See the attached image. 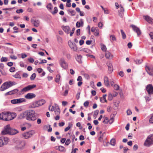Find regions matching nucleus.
<instances>
[{
  "label": "nucleus",
  "mask_w": 153,
  "mask_h": 153,
  "mask_svg": "<svg viewBox=\"0 0 153 153\" xmlns=\"http://www.w3.org/2000/svg\"><path fill=\"white\" fill-rule=\"evenodd\" d=\"M153 144V134L149 135L145 140L144 145L147 147L150 146Z\"/></svg>",
  "instance_id": "2"
},
{
  "label": "nucleus",
  "mask_w": 153,
  "mask_h": 153,
  "mask_svg": "<svg viewBox=\"0 0 153 153\" xmlns=\"http://www.w3.org/2000/svg\"><path fill=\"white\" fill-rule=\"evenodd\" d=\"M10 128V126L9 124L5 126L3 130L1 131V134L2 135L9 134Z\"/></svg>",
  "instance_id": "8"
},
{
  "label": "nucleus",
  "mask_w": 153,
  "mask_h": 153,
  "mask_svg": "<svg viewBox=\"0 0 153 153\" xmlns=\"http://www.w3.org/2000/svg\"><path fill=\"white\" fill-rule=\"evenodd\" d=\"M115 140L114 139H112L110 141L111 144L114 146L115 144Z\"/></svg>",
  "instance_id": "42"
},
{
  "label": "nucleus",
  "mask_w": 153,
  "mask_h": 153,
  "mask_svg": "<svg viewBox=\"0 0 153 153\" xmlns=\"http://www.w3.org/2000/svg\"><path fill=\"white\" fill-rule=\"evenodd\" d=\"M68 45L70 48L74 51H76L77 49L76 45L74 43L71 42H68Z\"/></svg>",
  "instance_id": "12"
},
{
  "label": "nucleus",
  "mask_w": 153,
  "mask_h": 153,
  "mask_svg": "<svg viewBox=\"0 0 153 153\" xmlns=\"http://www.w3.org/2000/svg\"><path fill=\"white\" fill-rule=\"evenodd\" d=\"M112 99L113 96L112 94L111 93L109 94L108 95V100L111 101L112 100Z\"/></svg>",
  "instance_id": "53"
},
{
  "label": "nucleus",
  "mask_w": 153,
  "mask_h": 153,
  "mask_svg": "<svg viewBox=\"0 0 153 153\" xmlns=\"http://www.w3.org/2000/svg\"><path fill=\"white\" fill-rule=\"evenodd\" d=\"M37 102L39 104V106L42 105L45 103V101L43 99H42L38 101H37Z\"/></svg>",
  "instance_id": "29"
},
{
  "label": "nucleus",
  "mask_w": 153,
  "mask_h": 153,
  "mask_svg": "<svg viewBox=\"0 0 153 153\" xmlns=\"http://www.w3.org/2000/svg\"><path fill=\"white\" fill-rule=\"evenodd\" d=\"M1 62H6L8 61L7 58L6 57H2L0 60Z\"/></svg>",
  "instance_id": "38"
},
{
  "label": "nucleus",
  "mask_w": 153,
  "mask_h": 153,
  "mask_svg": "<svg viewBox=\"0 0 153 153\" xmlns=\"http://www.w3.org/2000/svg\"><path fill=\"white\" fill-rule=\"evenodd\" d=\"M123 39H124L126 38V35L122 30H120Z\"/></svg>",
  "instance_id": "35"
},
{
  "label": "nucleus",
  "mask_w": 153,
  "mask_h": 153,
  "mask_svg": "<svg viewBox=\"0 0 153 153\" xmlns=\"http://www.w3.org/2000/svg\"><path fill=\"white\" fill-rule=\"evenodd\" d=\"M58 12V9L56 7H55L54 8V11H51V13L53 14L56 13Z\"/></svg>",
  "instance_id": "44"
},
{
  "label": "nucleus",
  "mask_w": 153,
  "mask_h": 153,
  "mask_svg": "<svg viewBox=\"0 0 153 153\" xmlns=\"http://www.w3.org/2000/svg\"><path fill=\"white\" fill-rule=\"evenodd\" d=\"M15 68L14 67H11L9 70L11 72H13L15 71Z\"/></svg>",
  "instance_id": "56"
},
{
  "label": "nucleus",
  "mask_w": 153,
  "mask_h": 153,
  "mask_svg": "<svg viewBox=\"0 0 153 153\" xmlns=\"http://www.w3.org/2000/svg\"><path fill=\"white\" fill-rule=\"evenodd\" d=\"M60 109L59 108H57L56 110H55V113L56 115H58L60 113Z\"/></svg>",
  "instance_id": "47"
},
{
  "label": "nucleus",
  "mask_w": 153,
  "mask_h": 153,
  "mask_svg": "<svg viewBox=\"0 0 153 153\" xmlns=\"http://www.w3.org/2000/svg\"><path fill=\"white\" fill-rule=\"evenodd\" d=\"M104 81L105 85L107 87L109 86L110 85V83L107 76H105L104 77Z\"/></svg>",
  "instance_id": "20"
},
{
  "label": "nucleus",
  "mask_w": 153,
  "mask_h": 153,
  "mask_svg": "<svg viewBox=\"0 0 153 153\" xmlns=\"http://www.w3.org/2000/svg\"><path fill=\"white\" fill-rule=\"evenodd\" d=\"M89 104V102L88 101H85L83 104V105L85 107H87Z\"/></svg>",
  "instance_id": "51"
},
{
  "label": "nucleus",
  "mask_w": 153,
  "mask_h": 153,
  "mask_svg": "<svg viewBox=\"0 0 153 153\" xmlns=\"http://www.w3.org/2000/svg\"><path fill=\"white\" fill-rule=\"evenodd\" d=\"M18 103H21L23 102H26V100L24 98H20L18 99Z\"/></svg>",
  "instance_id": "34"
},
{
  "label": "nucleus",
  "mask_w": 153,
  "mask_h": 153,
  "mask_svg": "<svg viewBox=\"0 0 153 153\" xmlns=\"http://www.w3.org/2000/svg\"><path fill=\"white\" fill-rule=\"evenodd\" d=\"M101 49L102 51H106L107 50L105 45L104 44L101 45Z\"/></svg>",
  "instance_id": "37"
},
{
  "label": "nucleus",
  "mask_w": 153,
  "mask_h": 153,
  "mask_svg": "<svg viewBox=\"0 0 153 153\" xmlns=\"http://www.w3.org/2000/svg\"><path fill=\"white\" fill-rule=\"evenodd\" d=\"M149 122L151 124H153V114L150 115V117L149 120Z\"/></svg>",
  "instance_id": "36"
},
{
  "label": "nucleus",
  "mask_w": 153,
  "mask_h": 153,
  "mask_svg": "<svg viewBox=\"0 0 153 153\" xmlns=\"http://www.w3.org/2000/svg\"><path fill=\"white\" fill-rule=\"evenodd\" d=\"M35 133V131L34 130H31L24 133L23 134V136L26 139L30 138Z\"/></svg>",
  "instance_id": "7"
},
{
  "label": "nucleus",
  "mask_w": 153,
  "mask_h": 153,
  "mask_svg": "<svg viewBox=\"0 0 153 153\" xmlns=\"http://www.w3.org/2000/svg\"><path fill=\"white\" fill-rule=\"evenodd\" d=\"M36 85L34 84L28 85L22 89L20 91V94H23L25 93L28 91L36 87Z\"/></svg>",
  "instance_id": "4"
},
{
  "label": "nucleus",
  "mask_w": 153,
  "mask_h": 153,
  "mask_svg": "<svg viewBox=\"0 0 153 153\" xmlns=\"http://www.w3.org/2000/svg\"><path fill=\"white\" fill-rule=\"evenodd\" d=\"M10 58L11 59H14V60H16V59H17V57L14 55L10 56Z\"/></svg>",
  "instance_id": "54"
},
{
  "label": "nucleus",
  "mask_w": 153,
  "mask_h": 153,
  "mask_svg": "<svg viewBox=\"0 0 153 153\" xmlns=\"http://www.w3.org/2000/svg\"><path fill=\"white\" fill-rule=\"evenodd\" d=\"M103 10L104 11V12L105 14H108L109 13V10L107 8H105L104 10Z\"/></svg>",
  "instance_id": "64"
},
{
  "label": "nucleus",
  "mask_w": 153,
  "mask_h": 153,
  "mask_svg": "<svg viewBox=\"0 0 153 153\" xmlns=\"http://www.w3.org/2000/svg\"><path fill=\"white\" fill-rule=\"evenodd\" d=\"M12 119H14L16 116V113H11Z\"/></svg>",
  "instance_id": "60"
},
{
  "label": "nucleus",
  "mask_w": 153,
  "mask_h": 153,
  "mask_svg": "<svg viewBox=\"0 0 153 153\" xmlns=\"http://www.w3.org/2000/svg\"><path fill=\"white\" fill-rule=\"evenodd\" d=\"M107 66L108 67V68L110 67H113L112 65L111 62L110 61L107 62L106 63Z\"/></svg>",
  "instance_id": "49"
},
{
  "label": "nucleus",
  "mask_w": 153,
  "mask_h": 153,
  "mask_svg": "<svg viewBox=\"0 0 153 153\" xmlns=\"http://www.w3.org/2000/svg\"><path fill=\"white\" fill-rule=\"evenodd\" d=\"M106 94H104L103 95L102 97L100 98V100L101 102L104 103L107 102V101L106 99Z\"/></svg>",
  "instance_id": "25"
},
{
  "label": "nucleus",
  "mask_w": 153,
  "mask_h": 153,
  "mask_svg": "<svg viewBox=\"0 0 153 153\" xmlns=\"http://www.w3.org/2000/svg\"><path fill=\"white\" fill-rule=\"evenodd\" d=\"M31 22L36 27H38L39 26L40 22L38 20H31Z\"/></svg>",
  "instance_id": "23"
},
{
  "label": "nucleus",
  "mask_w": 153,
  "mask_h": 153,
  "mask_svg": "<svg viewBox=\"0 0 153 153\" xmlns=\"http://www.w3.org/2000/svg\"><path fill=\"white\" fill-rule=\"evenodd\" d=\"M19 131L17 129L12 128L10 127L9 135H13L19 133Z\"/></svg>",
  "instance_id": "15"
},
{
  "label": "nucleus",
  "mask_w": 153,
  "mask_h": 153,
  "mask_svg": "<svg viewBox=\"0 0 153 153\" xmlns=\"http://www.w3.org/2000/svg\"><path fill=\"white\" fill-rule=\"evenodd\" d=\"M146 89L149 95L153 94V86L151 84H149L146 87Z\"/></svg>",
  "instance_id": "11"
},
{
  "label": "nucleus",
  "mask_w": 153,
  "mask_h": 153,
  "mask_svg": "<svg viewBox=\"0 0 153 153\" xmlns=\"http://www.w3.org/2000/svg\"><path fill=\"white\" fill-rule=\"evenodd\" d=\"M39 106L37 101L33 102L30 104V107L32 108H35Z\"/></svg>",
  "instance_id": "18"
},
{
  "label": "nucleus",
  "mask_w": 153,
  "mask_h": 153,
  "mask_svg": "<svg viewBox=\"0 0 153 153\" xmlns=\"http://www.w3.org/2000/svg\"><path fill=\"white\" fill-rule=\"evenodd\" d=\"M6 114V111H4L0 114V120H4V118H5V115Z\"/></svg>",
  "instance_id": "28"
},
{
  "label": "nucleus",
  "mask_w": 153,
  "mask_h": 153,
  "mask_svg": "<svg viewBox=\"0 0 153 153\" xmlns=\"http://www.w3.org/2000/svg\"><path fill=\"white\" fill-rule=\"evenodd\" d=\"M13 76L16 78H18V79H21V77L20 76V75L18 73H16L15 75H14Z\"/></svg>",
  "instance_id": "46"
},
{
  "label": "nucleus",
  "mask_w": 153,
  "mask_h": 153,
  "mask_svg": "<svg viewBox=\"0 0 153 153\" xmlns=\"http://www.w3.org/2000/svg\"><path fill=\"white\" fill-rule=\"evenodd\" d=\"M146 69L148 73L150 75H153V68L146 66Z\"/></svg>",
  "instance_id": "19"
},
{
  "label": "nucleus",
  "mask_w": 153,
  "mask_h": 153,
  "mask_svg": "<svg viewBox=\"0 0 153 153\" xmlns=\"http://www.w3.org/2000/svg\"><path fill=\"white\" fill-rule=\"evenodd\" d=\"M36 74L35 73H33L30 76V79L31 80H33L35 78Z\"/></svg>",
  "instance_id": "45"
},
{
  "label": "nucleus",
  "mask_w": 153,
  "mask_h": 153,
  "mask_svg": "<svg viewBox=\"0 0 153 153\" xmlns=\"http://www.w3.org/2000/svg\"><path fill=\"white\" fill-rule=\"evenodd\" d=\"M36 96V95L35 94L29 93H27L25 96V98L27 99H31L35 98Z\"/></svg>",
  "instance_id": "13"
},
{
  "label": "nucleus",
  "mask_w": 153,
  "mask_h": 153,
  "mask_svg": "<svg viewBox=\"0 0 153 153\" xmlns=\"http://www.w3.org/2000/svg\"><path fill=\"white\" fill-rule=\"evenodd\" d=\"M37 119L35 111L32 110H27L26 119L28 121H34Z\"/></svg>",
  "instance_id": "1"
},
{
  "label": "nucleus",
  "mask_w": 153,
  "mask_h": 153,
  "mask_svg": "<svg viewBox=\"0 0 153 153\" xmlns=\"http://www.w3.org/2000/svg\"><path fill=\"white\" fill-rule=\"evenodd\" d=\"M145 19L149 23L152 24L153 22V19L148 16H145Z\"/></svg>",
  "instance_id": "21"
},
{
  "label": "nucleus",
  "mask_w": 153,
  "mask_h": 153,
  "mask_svg": "<svg viewBox=\"0 0 153 153\" xmlns=\"http://www.w3.org/2000/svg\"><path fill=\"white\" fill-rule=\"evenodd\" d=\"M135 62L137 64H140L143 62L142 59H136L134 60Z\"/></svg>",
  "instance_id": "32"
},
{
  "label": "nucleus",
  "mask_w": 153,
  "mask_h": 153,
  "mask_svg": "<svg viewBox=\"0 0 153 153\" xmlns=\"http://www.w3.org/2000/svg\"><path fill=\"white\" fill-rule=\"evenodd\" d=\"M61 76L59 74L56 75L55 78V81L57 83H59Z\"/></svg>",
  "instance_id": "33"
},
{
  "label": "nucleus",
  "mask_w": 153,
  "mask_h": 153,
  "mask_svg": "<svg viewBox=\"0 0 153 153\" xmlns=\"http://www.w3.org/2000/svg\"><path fill=\"white\" fill-rule=\"evenodd\" d=\"M23 10L22 9H20L19 10H16V12L17 13H22L23 12Z\"/></svg>",
  "instance_id": "61"
},
{
  "label": "nucleus",
  "mask_w": 153,
  "mask_h": 153,
  "mask_svg": "<svg viewBox=\"0 0 153 153\" xmlns=\"http://www.w3.org/2000/svg\"><path fill=\"white\" fill-rule=\"evenodd\" d=\"M6 114L5 115V118H4V120L9 121L12 120V117L11 116V113L9 112L6 111Z\"/></svg>",
  "instance_id": "14"
},
{
  "label": "nucleus",
  "mask_w": 153,
  "mask_h": 153,
  "mask_svg": "<svg viewBox=\"0 0 153 153\" xmlns=\"http://www.w3.org/2000/svg\"><path fill=\"white\" fill-rule=\"evenodd\" d=\"M119 86L117 84H115L114 86V89L116 91L118 90L119 89Z\"/></svg>",
  "instance_id": "50"
},
{
  "label": "nucleus",
  "mask_w": 153,
  "mask_h": 153,
  "mask_svg": "<svg viewBox=\"0 0 153 153\" xmlns=\"http://www.w3.org/2000/svg\"><path fill=\"white\" fill-rule=\"evenodd\" d=\"M68 12L69 14L72 16L75 15V12L74 10L69 9L68 10Z\"/></svg>",
  "instance_id": "31"
},
{
  "label": "nucleus",
  "mask_w": 153,
  "mask_h": 153,
  "mask_svg": "<svg viewBox=\"0 0 153 153\" xmlns=\"http://www.w3.org/2000/svg\"><path fill=\"white\" fill-rule=\"evenodd\" d=\"M83 25V22L82 19H80V21L77 22L76 24V26L77 27H82Z\"/></svg>",
  "instance_id": "22"
},
{
  "label": "nucleus",
  "mask_w": 153,
  "mask_h": 153,
  "mask_svg": "<svg viewBox=\"0 0 153 153\" xmlns=\"http://www.w3.org/2000/svg\"><path fill=\"white\" fill-rule=\"evenodd\" d=\"M63 30L67 34H68L70 33L71 30L70 27L69 26H63L62 27Z\"/></svg>",
  "instance_id": "16"
},
{
  "label": "nucleus",
  "mask_w": 153,
  "mask_h": 153,
  "mask_svg": "<svg viewBox=\"0 0 153 153\" xmlns=\"http://www.w3.org/2000/svg\"><path fill=\"white\" fill-rule=\"evenodd\" d=\"M119 75L121 77H123L124 75L123 72L122 71H120L118 73Z\"/></svg>",
  "instance_id": "63"
},
{
  "label": "nucleus",
  "mask_w": 153,
  "mask_h": 153,
  "mask_svg": "<svg viewBox=\"0 0 153 153\" xmlns=\"http://www.w3.org/2000/svg\"><path fill=\"white\" fill-rule=\"evenodd\" d=\"M71 143V140L69 139H68L66 141L65 143V144L67 145L68 146L69 145L70 143Z\"/></svg>",
  "instance_id": "58"
},
{
  "label": "nucleus",
  "mask_w": 153,
  "mask_h": 153,
  "mask_svg": "<svg viewBox=\"0 0 153 153\" xmlns=\"http://www.w3.org/2000/svg\"><path fill=\"white\" fill-rule=\"evenodd\" d=\"M25 145V142L24 141H21L19 142L16 146V149H23Z\"/></svg>",
  "instance_id": "9"
},
{
  "label": "nucleus",
  "mask_w": 153,
  "mask_h": 153,
  "mask_svg": "<svg viewBox=\"0 0 153 153\" xmlns=\"http://www.w3.org/2000/svg\"><path fill=\"white\" fill-rule=\"evenodd\" d=\"M99 112V111L98 110H97L95 111L94 112V116L95 118L97 117V116L98 115V113Z\"/></svg>",
  "instance_id": "48"
},
{
  "label": "nucleus",
  "mask_w": 153,
  "mask_h": 153,
  "mask_svg": "<svg viewBox=\"0 0 153 153\" xmlns=\"http://www.w3.org/2000/svg\"><path fill=\"white\" fill-rule=\"evenodd\" d=\"M60 66L64 70L68 68V66L67 63L66 62L64 58H61L59 61Z\"/></svg>",
  "instance_id": "5"
},
{
  "label": "nucleus",
  "mask_w": 153,
  "mask_h": 153,
  "mask_svg": "<svg viewBox=\"0 0 153 153\" xmlns=\"http://www.w3.org/2000/svg\"><path fill=\"white\" fill-rule=\"evenodd\" d=\"M11 102L12 104H15L18 103V99H13L11 101Z\"/></svg>",
  "instance_id": "43"
},
{
  "label": "nucleus",
  "mask_w": 153,
  "mask_h": 153,
  "mask_svg": "<svg viewBox=\"0 0 153 153\" xmlns=\"http://www.w3.org/2000/svg\"><path fill=\"white\" fill-rule=\"evenodd\" d=\"M131 27L132 28L133 30L137 33L138 36L141 35V31L138 27L133 25H131Z\"/></svg>",
  "instance_id": "10"
},
{
  "label": "nucleus",
  "mask_w": 153,
  "mask_h": 153,
  "mask_svg": "<svg viewBox=\"0 0 153 153\" xmlns=\"http://www.w3.org/2000/svg\"><path fill=\"white\" fill-rule=\"evenodd\" d=\"M110 40L111 42H113L116 41V38L115 36L114 35H111L110 36Z\"/></svg>",
  "instance_id": "26"
},
{
  "label": "nucleus",
  "mask_w": 153,
  "mask_h": 153,
  "mask_svg": "<svg viewBox=\"0 0 153 153\" xmlns=\"http://www.w3.org/2000/svg\"><path fill=\"white\" fill-rule=\"evenodd\" d=\"M71 1V0H67V3L66 4V7H70L71 6V3H70V2Z\"/></svg>",
  "instance_id": "41"
},
{
  "label": "nucleus",
  "mask_w": 153,
  "mask_h": 153,
  "mask_svg": "<svg viewBox=\"0 0 153 153\" xmlns=\"http://www.w3.org/2000/svg\"><path fill=\"white\" fill-rule=\"evenodd\" d=\"M114 121V118L113 117H111L110 118V119L109 120L108 123L110 124H111Z\"/></svg>",
  "instance_id": "55"
},
{
  "label": "nucleus",
  "mask_w": 153,
  "mask_h": 153,
  "mask_svg": "<svg viewBox=\"0 0 153 153\" xmlns=\"http://www.w3.org/2000/svg\"><path fill=\"white\" fill-rule=\"evenodd\" d=\"M19 117L20 119H23L27 118V110L21 113L19 116Z\"/></svg>",
  "instance_id": "17"
},
{
  "label": "nucleus",
  "mask_w": 153,
  "mask_h": 153,
  "mask_svg": "<svg viewBox=\"0 0 153 153\" xmlns=\"http://www.w3.org/2000/svg\"><path fill=\"white\" fill-rule=\"evenodd\" d=\"M102 25L103 24L101 22H99L98 24V27L100 29L102 28Z\"/></svg>",
  "instance_id": "62"
},
{
  "label": "nucleus",
  "mask_w": 153,
  "mask_h": 153,
  "mask_svg": "<svg viewBox=\"0 0 153 153\" xmlns=\"http://www.w3.org/2000/svg\"><path fill=\"white\" fill-rule=\"evenodd\" d=\"M126 113L127 115H130L132 114V112L130 109H128L126 111Z\"/></svg>",
  "instance_id": "52"
},
{
  "label": "nucleus",
  "mask_w": 153,
  "mask_h": 153,
  "mask_svg": "<svg viewBox=\"0 0 153 153\" xmlns=\"http://www.w3.org/2000/svg\"><path fill=\"white\" fill-rule=\"evenodd\" d=\"M109 120L107 117H105L104 118V120H103L102 122L104 124H107L108 123Z\"/></svg>",
  "instance_id": "39"
},
{
  "label": "nucleus",
  "mask_w": 153,
  "mask_h": 153,
  "mask_svg": "<svg viewBox=\"0 0 153 153\" xmlns=\"http://www.w3.org/2000/svg\"><path fill=\"white\" fill-rule=\"evenodd\" d=\"M9 141V139L7 137H0V147L7 145Z\"/></svg>",
  "instance_id": "6"
},
{
  "label": "nucleus",
  "mask_w": 153,
  "mask_h": 153,
  "mask_svg": "<svg viewBox=\"0 0 153 153\" xmlns=\"http://www.w3.org/2000/svg\"><path fill=\"white\" fill-rule=\"evenodd\" d=\"M13 82L9 81L4 82L0 87V90L1 91H4L6 89L11 87L14 84Z\"/></svg>",
  "instance_id": "3"
},
{
  "label": "nucleus",
  "mask_w": 153,
  "mask_h": 153,
  "mask_svg": "<svg viewBox=\"0 0 153 153\" xmlns=\"http://www.w3.org/2000/svg\"><path fill=\"white\" fill-rule=\"evenodd\" d=\"M113 71V68L110 67L108 68V73L110 74L112 73Z\"/></svg>",
  "instance_id": "57"
},
{
  "label": "nucleus",
  "mask_w": 153,
  "mask_h": 153,
  "mask_svg": "<svg viewBox=\"0 0 153 153\" xmlns=\"http://www.w3.org/2000/svg\"><path fill=\"white\" fill-rule=\"evenodd\" d=\"M106 58L107 59H111L113 57V56L108 51H106L105 54Z\"/></svg>",
  "instance_id": "24"
},
{
  "label": "nucleus",
  "mask_w": 153,
  "mask_h": 153,
  "mask_svg": "<svg viewBox=\"0 0 153 153\" xmlns=\"http://www.w3.org/2000/svg\"><path fill=\"white\" fill-rule=\"evenodd\" d=\"M59 150L61 152H63L65 149V148L62 146H59L58 147Z\"/></svg>",
  "instance_id": "40"
},
{
  "label": "nucleus",
  "mask_w": 153,
  "mask_h": 153,
  "mask_svg": "<svg viewBox=\"0 0 153 153\" xmlns=\"http://www.w3.org/2000/svg\"><path fill=\"white\" fill-rule=\"evenodd\" d=\"M53 5L51 3L48 4L46 6V7L48 10L51 12L53 8Z\"/></svg>",
  "instance_id": "30"
},
{
  "label": "nucleus",
  "mask_w": 153,
  "mask_h": 153,
  "mask_svg": "<svg viewBox=\"0 0 153 153\" xmlns=\"http://www.w3.org/2000/svg\"><path fill=\"white\" fill-rule=\"evenodd\" d=\"M99 31L97 29L94 32V35L96 36H98L99 35Z\"/></svg>",
  "instance_id": "59"
},
{
  "label": "nucleus",
  "mask_w": 153,
  "mask_h": 153,
  "mask_svg": "<svg viewBox=\"0 0 153 153\" xmlns=\"http://www.w3.org/2000/svg\"><path fill=\"white\" fill-rule=\"evenodd\" d=\"M76 60L79 63H82V56L80 55H77V56L75 57Z\"/></svg>",
  "instance_id": "27"
}]
</instances>
